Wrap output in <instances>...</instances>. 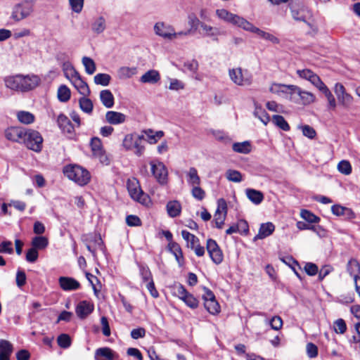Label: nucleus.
<instances>
[{
	"label": "nucleus",
	"mask_w": 360,
	"mask_h": 360,
	"mask_svg": "<svg viewBox=\"0 0 360 360\" xmlns=\"http://www.w3.org/2000/svg\"><path fill=\"white\" fill-rule=\"evenodd\" d=\"M5 86L13 91L27 92L35 89L41 83L40 77L34 74H18L4 78Z\"/></svg>",
	"instance_id": "f257e3e1"
},
{
	"label": "nucleus",
	"mask_w": 360,
	"mask_h": 360,
	"mask_svg": "<svg viewBox=\"0 0 360 360\" xmlns=\"http://www.w3.org/2000/svg\"><path fill=\"white\" fill-rule=\"evenodd\" d=\"M288 6L291 16L294 20L303 22L307 24L308 27L313 29V25L310 22L312 18V13L307 6L298 1H291Z\"/></svg>",
	"instance_id": "f03ea898"
},
{
	"label": "nucleus",
	"mask_w": 360,
	"mask_h": 360,
	"mask_svg": "<svg viewBox=\"0 0 360 360\" xmlns=\"http://www.w3.org/2000/svg\"><path fill=\"white\" fill-rule=\"evenodd\" d=\"M64 174L78 185L84 186L90 181V174L79 165H68L63 169Z\"/></svg>",
	"instance_id": "7ed1b4c3"
},
{
	"label": "nucleus",
	"mask_w": 360,
	"mask_h": 360,
	"mask_svg": "<svg viewBox=\"0 0 360 360\" xmlns=\"http://www.w3.org/2000/svg\"><path fill=\"white\" fill-rule=\"evenodd\" d=\"M35 0H22L15 4L13 8L11 18L15 21L29 17L34 11Z\"/></svg>",
	"instance_id": "20e7f679"
},
{
	"label": "nucleus",
	"mask_w": 360,
	"mask_h": 360,
	"mask_svg": "<svg viewBox=\"0 0 360 360\" xmlns=\"http://www.w3.org/2000/svg\"><path fill=\"white\" fill-rule=\"evenodd\" d=\"M22 143L34 152H40L43 146V138L40 133L34 129H26Z\"/></svg>",
	"instance_id": "39448f33"
},
{
	"label": "nucleus",
	"mask_w": 360,
	"mask_h": 360,
	"mask_svg": "<svg viewBox=\"0 0 360 360\" xmlns=\"http://www.w3.org/2000/svg\"><path fill=\"white\" fill-rule=\"evenodd\" d=\"M143 139V134L135 135L129 134L124 136L122 146L127 150H134L135 155L137 156H141L145 149L144 146L141 145V141Z\"/></svg>",
	"instance_id": "423d86ee"
},
{
	"label": "nucleus",
	"mask_w": 360,
	"mask_h": 360,
	"mask_svg": "<svg viewBox=\"0 0 360 360\" xmlns=\"http://www.w3.org/2000/svg\"><path fill=\"white\" fill-rule=\"evenodd\" d=\"M127 189L134 200L145 205H148L150 202L148 195L141 190L136 179L134 178L127 181Z\"/></svg>",
	"instance_id": "0eeeda50"
},
{
	"label": "nucleus",
	"mask_w": 360,
	"mask_h": 360,
	"mask_svg": "<svg viewBox=\"0 0 360 360\" xmlns=\"http://www.w3.org/2000/svg\"><path fill=\"white\" fill-rule=\"evenodd\" d=\"M217 17L225 22L231 23L235 26L242 28L245 30L248 21L236 14L230 13L226 9H217L216 11Z\"/></svg>",
	"instance_id": "6e6552de"
},
{
	"label": "nucleus",
	"mask_w": 360,
	"mask_h": 360,
	"mask_svg": "<svg viewBox=\"0 0 360 360\" xmlns=\"http://www.w3.org/2000/svg\"><path fill=\"white\" fill-rule=\"evenodd\" d=\"M229 75L231 81L236 85L245 86L252 84L251 75L247 70L243 71L240 68L230 69Z\"/></svg>",
	"instance_id": "1a4fd4ad"
},
{
	"label": "nucleus",
	"mask_w": 360,
	"mask_h": 360,
	"mask_svg": "<svg viewBox=\"0 0 360 360\" xmlns=\"http://www.w3.org/2000/svg\"><path fill=\"white\" fill-rule=\"evenodd\" d=\"M151 172L160 184L167 182L168 172L165 165L160 161L154 160L150 162Z\"/></svg>",
	"instance_id": "9d476101"
},
{
	"label": "nucleus",
	"mask_w": 360,
	"mask_h": 360,
	"mask_svg": "<svg viewBox=\"0 0 360 360\" xmlns=\"http://www.w3.org/2000/svg\"><path fill=\"white\" fill-rule=\"evenodd\" d=\"M154 32L156 35L167 40H174L175 30L173 26L164 22H158L154 25Z\"/></svg>",
	"instance_id": "9b49d317"
},
{
	"label": "nucleus",
	"mask_w": 360,
	"mask_h": 360,
	"mask_svg": "<svg viewBox=\"0 0 360 360\" xmlns=\"http://www.w3.org/2000/svg\"><path fill=\"white\" fill-rule=\"evenodd\" d=\"M206 249L212 261L219 264L223 261V253L217 242L213 239H208L206 243Z\"/></svg>",
	"instance_id": "f8f14e48"
},
{
	"label": "nucleus",
	"mask_w": 360,
	"mask_h": 360,
	"mask_svg": "<svg viewBox=\"0 0 360 360\" xmlns=\"http://www.w3.org/2000/svg\"><path fill=\"white\" fill-rule=\"evenodd\" d=\"M227 214V205L224 199L220 198L217 201V209L214 215V222L217 229H222Z\"/></svg>",
	"instance_id": "ddd939ff"
},
{
	"label": "nucleus",
	"mask_w": 360,
	"mask_h": 360,
	"mask_svg": "<svg viewBox=\"0 0 360 360\" xmlns=\"http://www.w3.org/2000/svg\"><path fill=\"white\" fill-rule=\"evenodd\" d=\"M90 146L94 155L98 158L101 162L108 164V160L103 151L101 139L98 137L92 138Z\"/></svg>",
	"instance_id": "4468645a"
},
{
	"label": "nucleus",
	"mask_w": 360,
	"mask_h": 360,
	"mask_svg": "<svg viewBox=\"0 0 360 360\" xmlns=\"http://www.w3.org/2000/svg\"><path fill=\"white\" fill-rule=\"evenodd\" d=\"M26 129L19 127H11L5 130V137L13 142L22 143Z\"/></svg>",
	"instance_id": "2eb2a0df"
},
{
	"label": "nucleus",
	"mask_w": 360,
	"mask_h": 360,
	"mask_svg": "<svg viewBox=\"0 0 360 360\" xmlns=\"http://www.w3.org/2000/svg\"><path fill=\"white\" fill-rule=\"evenodd\" d=\"M245 30L248 31V32H252V33H255L261 38H262L265 40L269 41L272 42L273 44H279V42H280V40L278 39V38H277L276 37H275L274 35H273L269 32H266L260 30L259 28L254 26L249 21L246 25Z\"/></svg>",
	"instance_id": "dca6fc26"
},
{
	"label": "nucleus",
	"mask_w": 360,
	"mask_h": 360,
	"mask_svg": "<svg viewBox=\"0 0 360 360\" xmlns=\"http://www.w3.org/2000/svg\"><path fill=\"white\" fill-rule=\"evenodd\" d=\"M58 284L64 291L77 290L81 287L79 281L74 278L68 276H60L58 278Z\"/></svg>",
	"instance_id": "f3484780"
},
{
	"label": "nucleus",
	"mask_w": 360,
	"mask_h": 360,
	"mask_svg": "<svg viewBox=\"0 0 360 360\" xmlns=\"http://www.w3.org/2000/svg\"><path fill=\"white\" fill-rule=\"evenodd\" d=\"M297 74L301 78L309 81L317 89L323 84L319 77L309 69L297 70Z\"/></svg>",
	"instance_id": "a211bd4d"
},
{
	"label": "nucleus",
	"mask_w": 360,
	"mask_h": 360,
	"mask_svg": "<svg viewBox=\"0 0 360 360\" xmlns=\"http://www.w3.org/2000/svg\"><path fill=\"white\" fill-rule=\"evenodd\" d=\"M193 24H196L200 27V32L205 37H217L219 31L217 27L208 25L205 22H200L198 18H195L193 20Z\"/></svg>",
	"instance_id": "6ab92c4d"
},
{
	"label": "nucleus",
	"mask_w": 360,
	"mask_h": 360,
	"mask_svg": "<svg viewBox=\"0 0 360 360\" xmlns=\"http://www.w3.org/2000/svg\"><path fill=\"white\" fill-rule=\"evenodd\" d=\"M79 93L83 96H87L90 93L88 84L82 79L79 72L69 79Z\"/></svg>",
	"instance_id": "aec40b11"
},
{
	"label": "nucleus",
	"mask_w": 360,
	"mask_h": 360,
	"mask_svg": "<svg viewBox=\"0 0 360 360\" xmlns=\"http://www.w3.org/2000/svg\"><path fill=\"white\" fill-rule=\"evenodd\" d=\"M294 95L298 96L304 105L310 104L315 101V96L313 94L302 91L299 86L295 85L292 87L291 96Z\"/></svg>",
	"instance_id": "412c9836"
},
{
	"label": "nucleus",
	"mask_w": 360,
	"mask_h": 360,
	"mask_svg": "<svg viewBox=\"0 0 360 360\" xmlns=\"http://www.w3.org/2000/svg\"><path fill=\"white\" fill-rule=\"evenodd\" d=\"M94 304L88 301L84 300L80 302L76 307V314L77 316L82 319L88 316L93 311Z\"/></svg>",
	"instance_id": "4be33fe9"
},
{
	"label": "nucleus",
	"mask_w": 360,
	"mask_h": 360,
	"mask_svg": "<svg viewBox=\"0 0 360 360\" xmlns=\"http://www.w3.org/2000/svg\"><path fill=\"white\" fill-rule=\"evenodd\" d=\"M275 226L271 222L262 224L258 233L255 236L254 240L264 239L273 233Z\"/></svg>",
	"instance_id": "5701e85b"
},
{
	"label": "nucleus",
	"mask_w": 360,
	"mask_h": 360,
	"mask_svg": "<svg viewBox=\"0 0 360 360\" xmlns=\"http://www.w3.org/2000/svg\"><path fill=\"white\" fill-rule=\"evenodd\" d=\"M105 120L110 124H119L124 123L126 120V115L116 111H108L105 114Z\"/></svg>",
	"instance_id": "b1692460"
},
{
	"label": "nucleus",
	"mask_w": 360,
	"mask_h": 360,
	"mask_svg": "<svg viewBox=\"0 0 360 360\" xmlns=\"http://www.w3.org/2000/svg\"><path fill=\"white\" fill-rule=\"evenodd\" d=\"M58 127L63 132L72 134L74 132V127L70 120L64 115H59L57 119Z\"/></svg>",
	"instance_id": "393cba45"
},
{
	"label": "nucleus",
	"mask_w": 360,
	"mask_h": 360,
	"mask_svg": "<svg viewBox=\"0 0 360 360\" xmlns=\"http://www.w3.org/2000/svg\"><path fill=\"white\" fill-rule=\"evenodd\" d=\"M13 352V345L6 340H0V360H9Z\"/></svg>",
	"instance_id": "a878e982"
},
{
	"label": "nucleus",
	"mask_w": 360,
	"mask_h": 360,
	"mask_svg": "<svg viewBox=\"0 0 360 360\" xmlns=\"http://www.w3.org/2000/svg\"><path fill=\"white\" fill-rule=\"evenodd\" d=\"M160 79V75L158 71L150 70L141 77L140 82L144 84H155L158 82Z\"/></svg>",
	"instance_id": "bb28decb"
},
{
	"label": "nucleus",
	"mask_w": 360,
	"mask_h": 360,
	"mask_svg": "<svg viewBox=\"0 0 360 360\" xmlns=\"http://www.w3.org/2000/svg\"><path fill=\"white\" fill-rule=\"evenodd\" d=\"M331 211L333 214L336 216H343L346 219H349L354 218V213L351 209L340 205H333L331 207Z\"/></svg>",
	"instance_id": "cd10ccee"
},
{
	"label": "nucleus",
	"mask_w": 360,
	"mask_h": 360,
	"mask_svg": "<svg viewBox=\"0 0 360 360\" xmlns=\"http://www.w3.org/2000/svg\"><path fill=\"white\" fill-rule=\"evenodd\" d=\"M255 110L254 115L257 117L264 125H266L270 121V117L257 102L254 101Z\"/></svg>",
	"instance_id": "c85d7f7f"
},
{
	"label": "nucleus",
	"mask_w": 360,
	"mask_h": 360,
	"mask_svg": "<svg viewBox=\"0 0 360 360\" xmlns=\"http://www.w3.org/2000/svg\"><path fill=\"white\" fill-rule=\"evenodd\" d=\"M106 29V20L103 16L95 18L91 23V30L93 32L99 34L103 33Z\"/></svg>",
	"instance_id": "c756f323"
},
{
	"label": "nucleus",
	"mask_w": 360,
	"mask_h": 360,
	"mask_svg": "<svg viewBox=\"0 0 360 360\" xmlns=\"http://www.w3.org/2000/svg\"><path fill=\"white\" fill-rule=\"evenodd\" d=\"M245 193L248 198L255 205L260 204L264 200V195L259 191L247 188Z\"/></svg>",
	"instance_id": "7c9ffc66"
},
{
	"label": "nucleus",
	"mask_w": 360,
	"mask_h": 360,
	"mask_svg": "<svg viewBox=\"0 0 360 360\" xmlns=\"http://www.w3.org/2000/svg\"><path fill=\"white\" fill-rule=\"evenodd\" d=\"M294 86V85H285L281 84H273L269 91L275 94L281 95L282 94H290L291 96L292 94V87Z\"/></svg>",
	"instance_id": "2f4dec72"
},
{
	"label": "nucleus",
	"mask_w": 360,
	"mask_h": 360,
	"mask_svg": "<svg viewBox=\"0 0 360 360\" xmlns=\"http://www.w3.org/2000/svg\"><path fill=\"white\" fill-rule=\"evenodd\" d=\"M100 99L103 105L108 108L114 105V96L108 89L102 90L100 92Z\"/></svg>",
	"instance_id": "473e14b6"
},
{
	"label": "nucleus",
	"mask_w": 360,
	"mask_h": 360,
	"mask_svg": "<svg viewBox=\"0 0 360 360\" xmlns=\"http://www.w3.org/2000/svg\"><path fill=\"white\" fill-rule=\"evenodd\" d=\"M142 134H145L147 137V141L150 144H154L158 142L164 136L162 131H154L152 129H146L142 131Z\"/></svg>",
	"instance_id": "72a5a7b5"
},
{
	"label": "nucleus",
	"mask_w": 360,
	"mask_h": 360,
	"mask_svg": "<svg viewBox=\"0 0 360 360\" xmlns=\"http://www.w3.org/2000/svg\"><path fill=\"white\" fill-rule=\"evenodd\" d=\"M169 248L172 253L174 255L179 265L182 266L184 263V259L179 245L176 243H171L169 244Z\"/></svg>",
	"instance_id": "f704fd0d"
},
{
	"label": "nucleus",
	"mask_w": 360,
	"mask_h": 360,
	"mask_svg": "<svg viewBox=\"0 0 360 360\" xmlns=\"http://www.w3.org/2000/svg\"><path fill=\"white\" fill-rule=\"evenodd\" d=\"M181 206L179 201H169L167 204V211L169 217H176L181 213Z\"/></svg>",
	"instance_id": "c9c22d12"
},
{
	"label": "nucleus",
	"mask_w": 360,
	"mask_h": 360,
	"mask_svg": "<svg viewBox=\"0 0 360 360\" xmlns=\"http://www.w3.org/2000/svg\"><path fill=\"white\" fill-rule=\"evenodd\" d=\"M233 151L243 154H248L251 151V145L249 141L234 143L232 146Z\"/></svg>",
	"instance_id": "e433bc0d"
},
{
	"label": "nucleus",
	"mask_w": 360,
	"mask_h": 360,
	"mask_svg": "<svg viewBox=\"0 0 360 360\" xmlns=\"http://www.w3.org/2000/svg\"><path fill=\"white\" fill-rule=\"evenodd\" d=\"M18 121L24 124H30L34 122V115L27 111H19L17 112Z\"/></svg>",
	"instance_id": "4c0bfd02"
},
{
	"label": "nucleus",
	"mask_w": 360,
	"mask_h": 360,
	"mask_svg": "<svg viewBox=\"0 0 360 360\" xmlns=\"http://www.w3.org/2000/svg\"><path fill=\"white\" fill-rule=\"evenodd\" d=\"M327 98V100L328 101V108L330 109L334 110L336 107V102L335 99L330 92V91L328 89V88L323 83L320 87L318 88Z\"/></svg>",
	"instance_id": "58836bf2"
},
{
	"label": "nucleus",
	"mask_w": 360,
	"mask_h": 360,
	"mask_svg": "<svg viewBox=\"0 0 360 360\" xmlns=\"http://www.w3.org/2000/svg\"><path fill=\"white\" fill-rule=\"evenodd\" d=\"M187 181L191 186L200 185V178L198 174V171L195 167H190L187 174Z\"/></svg>",
	"instance_id": "ea45409f"
},
{
	"label": "nucleus",
	"mask_w": 360,
	"mask_h": 360,
	"mask_svg": "<svg viewBox=\"0 0 360 360\" xmlns=\"http://www.w3.org/2000/svg\"><path fill=\"white\" fill-rule=\"evenodd\" d=\"M170 288L172 295L179 297L180 300H182L188 292L184 286L179 283H174Z\"/></svg>",
	"instance_id": "a19ab883"
},
{
	"label": "nucleus",
	"mask_w": 360,
	"mask_h": 360,
	"mask_svg": "<svg viewBox=\"0 0 360 360\" xmlns=\"http://www.w3.org/2000/svg\"><path fill=\"white\" fill-rule=\"evenodd\" d=\"M137 72L136 68L122 67L117 71L120 79H127L136 75Z\"/></svg>",
	"instance_id": "79ce46f5"
},
{
	"label": "nucleus",
	"mask_w": 360,
	"mask_h": 360,
	"mask_svg": "<svg viewBox=\"0 0 360 360\" xmlns=\"http://www.w3.org/2000/svg\"><path fill=\"white\" fill-rule=\"evenodd\" d=\"M272 122L276 127H278V128L281 129L283 131H288L290 129L288 123L281 115H273Z\"/></svg>",
	"instance_id": "37998d69"
},
{
	"label": "nucleus",
	"mask_w": 360,
	"mask_h": 360,
	"mask_svg": "<svg viewBox=\"0 0 360 360\" xmlns=\"http://www.w3.org/2000/svg\"><path fill=\"white\" fill-rule=\"evenodd\" d=\"M205 309L211 314H217L220 311V306L216 299L212 300H206L204 302Z\"/></svg>",
	"instance_id": "c03bdc74"
},
{
	"label": "nucleus",
	"mask_w": 360,
	"mask_h": 360,
	"mask_svg": "<svg viewBox=\"0 0 360 360\" xmlns=\"http://www.w3.org/2000/svg\"><path fill=\"white\" fill-rule=\"evenodd\" d=\"M82 64L85 68V71L88 75H93L96 70V64L93 59L89 57L84 56L82 58Z\"/></svg>",
	"instance_id": "a18cd8bd"
},
{
	"label": "nucleus",
	"mask_w": 360,
	"mask_h": 360,
	"mask_svg": "<svg viewBox=\"0 0 360 360\" xmlns=\"http://www.w3.org/2000/svg\"><path fill=\"white\" fill-rule=\"evenodd\" d=\"M94 80L95 84L105 86L110 84L111 77L108 74L98 73L94 76Z\"/></svg>",
	"instance_id": "49530a36"
},
{
	"label": "nucleus",
	"mask_w": 360,
	"mask_h": 360,
	"mask_svg": "<svg viewBox=\"0 0 360 360\" xmlns=\"http://www.w3.org/2000/svg\"><path fill=\"white\" fill-rule=\"evenodd\" d=\"M62 69L65 77L68 79L78 73L69 61L63 62Z\"/></svg>",
	"instance_id": "de8ad7c7"
},
{
	"label": "nucleus",
	"mask_w": 360,
	"mask_h": 360,
	"mask_svg": "<svg viewBox=\"0 0 360 360\" xmlns=\"http://www.w3.org/2000/svg\"><path fill=\"white\" fill-rule=\"evenodd\" d=\"M97 356L105 357L108 360H114L115 355L111 349L108 347H101L96 349L95 357L96 358Z\"/></svg>",
	"instance_id": "09e8293b"
},
{
	"label": "nucleus",
	"mask_w": 360,
	"mask_h": 360,
	"mask_svg": "<svg viewBox=\"0 0 360 360\" xmlns=\"http://www.w3.org/2000/svg\"><path fill=\"white\" fill-rule=\"evenodd\" d=\"M48 243V239L44 236H36L32 240V246L37 250L44 249Z\"/></svg>",
	"instance_id": "8fccbe9b"
},
{
	"label": "nucleus",
	"mask_w": 360,
	"mask_h": 360,
	"mask_svg": "<svg viewBox=\"0 0 360 360\" xmlns=\"http://www.w3.org/2000/svg\"><path fill=\"white\" fill-rule=\"evenodd\" d=\"M58 98L62 102H66L70 98V90L65 85H61L58 90Z\"/></svg>",
	"instance_id": "3c124183"
},
{
	"label": "nucleus",
	"mask_w": 360,
	"mask_h": 360,
	"mask_svg": "<svg viewBox=\"0 0 360 360\" xmlns=\"http://www.w3.org/2000/svg\"><path fill=\"white\" fill-rule=\"evenodd\" d=\"M226 179L232 182L239 183L242 181V174L235 169H228L226 172Z\"/></svg>",
	"instance_id": "603ef678"
},
{
	"label": "nucleus",
	"mask_w": 360,
	"mask_h": 360,
	"mask_svg": "<svg viewBox=\"0 0 360 360\" xmlns=\"http://www.w3.org/2000/svg\"><path fill=\"white\" fill-rule=\"evenodd\" d=\"M181 236L186 241L188 248H191L193 245H195V243L199 242L198 237L186 230H183L181 231Z\"/></svg>",
	"instance_id": "864d4df0"
},
{
	"label": "nucleus",
	"mask_w": 360,
	"mask_h": 360,
	"mask_svg": "<svg viewBox=\"0 0 360 360\" xmlns=\"http://www.w3.org/2000/svg\"><path fill=\"white\" fill-rule=\"evenodd\" d=\"M79 106L82 110L86 113H91L93 110L92 101L86 97H82L79 99Z\"/></svg>",
	"instance_id": "5fc2aeb1"
},
{
	"label": "nucleus",
	"mask_w": 360,
	"mask_h": 360,
	"mask_svg": "<svg viewBox=\"0 0 360 360\" xmlns=\"http://www.w3.org/2000/svg\"><path fill=\"white\" fill-rule=\"evenodd\" d=\"M181 300L190 308L195 309L198 307V300L188 292Z\"/></svg>",
	"instance_id": "6e6d98bb"
},
{
	"label": "nucleus",
	"mask_w": 360,
	"mask_h": 360,
	"mask_svg": "<svg viewBox=\"0 0 360 360\" xmlns=\"http://www.w3.org/2000/svg\"><path fill=\"white\" fill-rule=\"evenodd\" d=\"M300 216L302 219L309 223H317L320 220L319 217L307 210H302L300 212Z\"/></svg>",
	"instance_id": "4d7b16f0"
},
{
	"label": "nucleus",
	"mask_w": 360,
	"mask_h": 360,
	"mask_svg": "<svg viewBox=\"0 0 360 360\" xmlns=\"http://www.w3.org/2000/svg\"><path fill=\"white\" fill-rule=\"evenodd\" d=\"M337 98L341 105L345 108H348L353 102V97L347 92L338 96Z\"/></svg>",
	"instance_id": "13d9d810"
},
{
	"label": "nucleus",
	"mask_w": 360,
	"mask_h": 360,
	"mask_svg": "<svg viewBox=\"0 0 360 360\" xmlns=\"http://www.w3.org/2000/svg\"><path fill=\"white\" fill-rule=\"evenodd\" d=\"M58 345L61 348H68L71 345V339L67 334H61L57 338Z\"/></svg>",
	"instance_id": "bf43d9fd"
},
{
	"label": "nucleus",
	"mask_w": 360,
	"mask_h": 360,
	"mask_svg": "<svg viewBox=\"0 0 360 360\" xmlns=\"http://www.w3.org/2000/svg\"><path fill=\"white\" fill-rule=\"evenodd\" d=\"M338 169L340 172L345 175L350 174L352 172V166L349 161L342 160L338 165Z\"/></svg>",
	"instance_id": "052dcab7"
},
{
	"label": "nucleus",
	"mask_w": 360,
	"mask_h": 360,
	"mask_svg": "<svg viewBox=\"0 0 360 360\" xmlns=\"http://www.w3.org/2000/svg\"><path fill=\"white\" fill-rule=\"evenodd\" d=\"M192 196L198 200H202L205 197V191L199 185L193 186L191 190Z\"/></svg>",
	"instance_id": "680f3d73"
},
{
	"label": "nucleus",
	"mask_w": 360,
	"mask_h": 360,
	"mask_svg": "<svg viewBox=\"0 0 360 360\" xmlns=\"http://www.w3.org/2000/svg\"><path fill=\"white\" fill-rule=\"evenodd\" d=\"M84 1V0H69V4L72 11L79 13L83 8Z\"/></svg>",
	"instance_id": "e2e57ef3"
},
{
	"label": "nucleus",
	"mask_w": 360,
	"mask_h": 360,
	"mask_svg": "<svg viewBox=\"0 0 360 360\" xmlns=\"http://www.w3.org/2000/svg\"><path fill=\"white\" fill-rule=\"evenodd\" d=\"M39 257V253L37 249L34 248H31L29 249L26 253V260L28 262L34 263L35 262Z\"/></svg>",
	"instance_id": "0e129e2a"
},
{
	"label": "nucleus",
	"mask_w": 360,
	"mask_h": 360,
	"mask_svg": "<svg viewBox=\"0 0 360 360\" xmlns=\"http://www.w3.org/2000/svg\"><path fill=\"white\" fill-rule=\"evenodd\" d=\"M347 270L350 274L357 273L360 270V264L356 259H351L347 264Z\"/></svg>",
	"instance_id": "69168bd1"
},
{
	"label": "nucleus",
	"mask_w": 360,
	"mask_h": 360,
	"mask_svg": "<svg viewBox=\"0 0 360 360\" xmlns=\"http://www.w3.org/2000/svg\"><path fill=\"white\" fill-rule=\"evenodd\" d=\"M269 324L273 330H278L283 326V321L280 316H275L270 320Z\"/></svg>",
	"instance_id": "338daca9"
},
{
	"label": "nucleus",
	"mask_w": 360,
	"mask_h": 360,
	"mask_svg": "<svg viewBox=\"0 0 360 360\" xmlns=\"http://www.w3.org/2000/svg\"><path fill=\"white\" fill-rule=\"evenodd\" d=\"M334 329L336 333H339L340 334L344 333L347 330L345 321L342 319H339L335 321L334 323Z\"/></svg>",
	"instance_id": "774afa93"
}]
</instances>
